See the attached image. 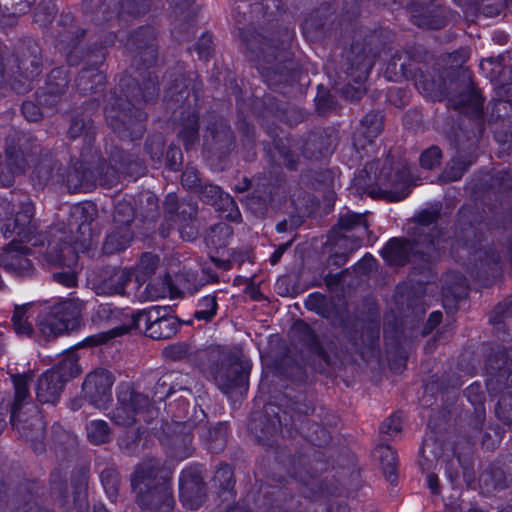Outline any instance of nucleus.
I'll return each instance as SVG.
<instances>
[{
    "label": "nucleus",
    "mask_w": 512,
    "mask_h": 512,
    "mask_svg": "<svg viewBox=\"0 0 512 512\" xmlns=\"http://www.w3.org/2000/svg\"><path fill=\"white\" fill-rule=\"evenodd\" d=\"M407 63L405 55L396 51L389 60L384 75L389 81L399 82L403 79L415 81L419 91L433 99H447V108L461 115L464 118L455 125L453 115L446 118L444 131L455 147H458L462 134L467 137H481L485 122L483 118L484 98L475 88L472 73L468 68L462 66L445 69L438 79L429 78L427 71L421 67H413Z\"/></svg>",
    "instance_id": "f257e3e1"
},
{
    "label": "nucleus",
    "mask_w": 512,
    "mask_h": 512,
    "mask_svg": "<svg viewBox=\"0 0 512 512\" xmlns=\"http://www.w3.org/2000/svg\"><path fill=\"white\" fill-rule=\"evenodd\" d=\"M250 10L257 28H240V37L258 62L257 69L270 87L295 80L296 63L291 51L294 30L284 22L280 0H261L240 7Z\"/></svg>",
    "instance_id": "f03ea898"
},
{
    "label": "nucleus",
    "mask_w": 512,
    "mask_h": 512,
    "mask_svg": "<svg viewBox=\"0 0 512 512\" xmlns=\"http://www.w3.org/2000/svg\"><path fill=\"white\" fill-rule=\"evenodd\" d=\"M138 78L125 75L104 98L103 109L107 126L122 141H136L146 131L147 113L144 106L159 94L158 77L150 71Z\"/></svg>",
    "instance_id": "7ed1b4c3"
},
{
    "label": "nucleus",
    "mask_w": 512,
    "mask_h": 512,
    "mask_svg": "<svg viewBox=\"0 0 512 512\" xmlns=\"http://www.w3.org/2000/svg\"><path fill=\"white\" fill-rule=\"evenodd\" d=\"M171 475V470L160 459H147L135 466L130 475V486L141 509L147 512L173 510Z\"/></svg>",
    "instance_id": "20e7f679"
},
{
    "label": "nucleus",
    "mask_w": 512,
    "mask_h": 512,
    "mask_svg": "<svg viewBox=\"0 0 512 512\" xmlns=\"http://www.w3.org/2000/svg\"><path fill=\"white\" fill-rule=\"evenodd\" d=\"M354 185L371 198L390 202L403 200L410 193L408 172L400 165L395 166L390 156L368 162L355 177Z\"/></svg>",
    "instance_id": "39448f33"
},
{
    "label": "nucleus",
    "mask_w": 512,
    "mask_h": 512,
    "mask_svg": "<svg viewBox=\"0 0 512 512\" xmlns=\"http://www.w3.org/2000/svg\"><path fill=\"white\" fill-rule=\"evenodd\" d=\"M395 34L387 28L369 30L360 27L354 31L350 48L343 54L341 69L358 81H366L376 58L391 49Z\"/></svg>",
    "instance_id": "423d86ee"
},
{
    "label": "nucleus",
    "mask_w": 512,
    "mask_h": 512,
    "mask_svg": "<svg viewBox=\"0 0 512 512\" xmlns=\"http://www.w3.org/2000/svg\"><path fill=\"white\" fill-rule=\"evenodd\" d=\"M381 253L389 266H404L408 262L411 263L409 276L419 285L428 284L435 277L432 267L439 258V252L432 242L424 247L422 242L414 237L411 240L392 238Z\"/></svg>",
    "instance_id": "0eeeda50"
},
{
    "label": "nucleus",
    "mask_w": 512,
    "mask_h": 512,
    "mask_svg": "<svg viewBox=\"0 0 512 512\" xmlns=\"http://www.w3.org/2000/svg\"><path fill=\"white\" fill-rule=\"evenodd\" d=\"M251 365L248 360L219 346L210 347V354L202 369L213 378L217 387L225 394L246 391Z\"/></svg>",
    "instance_id": "6e6552de"
},
{
    "label": "nucleus",
    "mask_w": 512,
    "mask_h": 512,
    "mask_svg": "<svg viewBox=\"0 0 512 512\" xmlns=\"http://www.w3.org/2000/svg\"><path fill=\"white\" fill-rule=\"evenodd\" d=\"M328 452L329 449L309 447L287 459L288 472L295 480L310 487L312 494L328 490V476L323 477L330 469L325 459Z\"/></svg>",
    "instance_id": "1a4fd4ad"
},
{
    "label": "nucleus",
    "mask_w": 512,
    "mask_h": 512,
    "mask_svg": "<svg viewBox=\"0 0 512 512\" xmlns=\"http://www.w3.org/2000/svg\"><path fill=\"white\" fill-rule=\"evenodd\" d=\"M236 147V135L230 122L221 115L209 114L203 129V155L208 160L224 163Z\"/></svg>",
    "instance_id": "9d476101"
},
{
    "label": "nucleus",
    "mask_w": 512,
    "mask_h": 512,
    "mask_svg": "<svg viewBox=\"0 0 512 512\" xmlns=\"http://www.w3.org/2000/svg\"><path fill=\"white\" fill-rule=\"evenodd\" d=\"M82 372L74 353L66 355L37 380L36 399L41 404L56 405L68 381Z\"/></svg>",
    "instance_id": "9b49d317"
},
{
    "label": "nucleus",
    "mask_w": 512,
    "mask_h": 512,
    "mask_svg": "<svg viewBox=\"0 0 512 512\" xmlns=\"http://www.w3.org/2000/svg\"><path fill=\"white\" fill-rule=\"evenodd\" d=\"M151 7V0H83L82 10L99 26H110L121 17H140Z\"/></svg>",
    "instance_id": "f8f14e48"
},
{
    "label": "nucleus",
    "mask_w": 512,
    "mask_h": 512,
    "mask_svg": "<svg viewBox=\"0 0 512 512\" xmlns=\"http://www.w3.org/2000/svg\"><path fill=\"white\" fill-rule=\"evenodd\" d=\"M82 303L68 300L53 305L49 311L38 316L37 327L40 334L51 340L56 337L78 330L82 324Z\"/></svg>",
    "instance_id": "ddd939ff"
},
{
    "label": "nucleus",
    "mask_w": 512,
    "mask_h": 512,
    "mask_svg": "<svg viewBox=\"0 0 512 512\" xmlns=\"http://www.w3.org/2000/svg\"><path fill=\"white\" fill-rule=\"evenodd\" d=\"M166 221L175 223L183 240H195L199 233L198 204L192 198L179 199L175 193L166 195L163 202Z\"/></svg>",
    "instance_id": "4468645a"
},
{
    "label": "nucleus",
    "mask_w": 512,
    "mask_h": 512,
    "mask_svg": "<svg viewBox=\"0 0 512 512\" xmlns=\"http://www.w3.org/2000/svg\"><path fill=\"white\" fill-rule=\"evenodd\" d=\"M150 406L151 401L146 394L138 392L130 384H121L117 391V405L110 412V419L118 426L129 427L136 424V416Z\"/></svg>",
    "instance_id": "2eb2a0df"
},
{
    "label": "nucleus",
    "mask_w": 512,
    "mask_h": 512,
    "mask_svg": "<svg viewBox=\"0 0 512 512\" xmlns=\"http://www.w3.org/2000/svg\"><path fill=\"white\" fill-rule=\"evenodd\" d=\"M10 424L20 438L31 443L34 452L43 453L45 451L43 440L46 425L35 405H29L28 408L22 410L10 411Z\"/></svg>",
    "instance_id": "dca6fc26"
},
{
    "label": "nucleus",
    "mask_w": 512,
    "mask_h": 512,
    "mask_svg": "<svg viewBox=\"0 0 512 512\" xmlns=\"http://www.w3.org/2000/svg\"><path fill=\"white\" fill-rule=\"evenodd\" d=\"M504 243L501 251L496 248H489L480 252L476 260V276L485 287L491 286L494 281L502 275L503 257L507 259L512 268V228L504 229Z\"/></svg>",
    "instance_id": "f3484780"
},
{
    "label": "nucleus",
    "mask_w": 512,
    "mask_h": 512,
    "mask_svg": "<svg viewBox=\"0 0 512 512\" xmlns=\"http://www.w3.org/2000/svg\"><path fill=\"white\" fill-rule=\"evenodd\" d=\"M339 140V130L334 126H317L301 136L299 151L308 160H322L334 153Z\"/></svg>",
    "instance_id": "a211bd4d"
},
{
    "label": "nucleus",
    "mask_w": 512,
    "mask_h": 512,
    "mask_svg": "<svg viewBox=\"0 0 512 512\" xmlns=\"http://www.w3.org/2000/svg\"><path fill=\"white\" fill-rule=\"evenodd\" d=\"M486 388L495 396L512 387V347L492 349L485 360Z\"/></svg>",
    "instance_id": "6ab92c4d"
},
{
    "label": "nucleus",
    "mask_w": 512,
    "mask_h": 512,
    "mask_svg": "<svg viewBox=\"0 0 512 512\" xmlns=\"http://www.w3.org/2000/svg\"><path fill=\"white\" fill-rule=\"evenodd\" d=\"M367 213L347 211L339 216L337 223L332 227L330 240L342 247V243L350 244V251L360 246L365 235L369 234Z\"/></svg>",
    "instance_id": "aec40b11"
},
{
    "label": "nucleus",
    "mask_w": 512,
    "mask_h": 512,
    "mask_svg": "<svg viewBox=\"0 0 512 512\" xmlns=\"http://www.w3.org/2000/svg\"><path fill=\"white\" fill-rule=\"evenodd\" d=\"M45 257L48 263L61 268L60 271L52 273L54 281L68 288L77 285V274L71 269L72 265L77 262V255L68 242L62 240L50 241Z\"/></svg>",
    "instance_id": "412c9836"
},
{
    "label": "nucleus",
    "mask_w": 512,
    "mask_h": 512,
    "mask_svg": "<svg viewBox=\"0 0 512 512\" xmlns=\"http://www.w3.org/2000/svg\"><path fill=\"white\" fill-rule=\"evenodd\" d=\"M204 465L195 464L185 468L179 477V496L183 505L191 510L198 509L206 500L207 483Z\"/></svg>",
    "instance_id": "4be33fe9"
},
{
    "label": "nucleus",
    "mask_w": 512,
    "mask_h": 512,
    "mask_svg": "<svg viewBox=\"0 0 512 512\" xmlns=\"http://www.w3.org/2000/svg\"><path fill=\"white\" fill-rule=\"evenodd\" d=\"M298 341L306 346L309 351L318 359L320 373H324L326 368L337 363V346L332 340L319 339L310 325L304 321H299L295 325Z\"/></svg>",
    "instance_id": "5701e85b"
},
{
    "label": "nucleus",
    "mask_w": 512,
    "mask_h": 512,
    "mask_svg": "<svg viewBox=\"0 0 512 512\" xmlns=\"http://www.w3.org/2000/svg\"><path fill=\"white\" fill-rule=\"evenodd\" d=\"M113 373L105 368H96L88 373L82 384L83 398L98 409H106L112 400Z\"/></svg>",
    "instance_id": "b1692460"
},
{
    "label": "nucleus",
    "mask_w": 512,
    "mask_h": 512,
    "mask_svg": "<svg viewBox=\"0 0 512 512\" xmlns=\"http://www.w3.org/2000/svg\"><path fill=\"white\" fill-rule=\"evenodd\" d=\"M279 411L280 408L277 405L268 403L263 411L254 412L251 415L248 430L258 443L272 446V439L278 435L284 425Z\"/></svg>",
    "instance_id": "393cba45"
},
{
    "label": "nucleus",
    "mask_w": 512,
    "mask_h": 512,
    "mask_svg": "<svg viewBox=\"0 0 512 512\" xmlns=\"http://www.w3.org/2000/svg\"><path fill=\"white\" fill-rule=\"evenodd\" d=\"M510 56L502 53L488 57L480 62V68L486 77L495 84L497 98L512 96V65L508 64Z\"/></svg>",
    "instance_id": "a878e982"
},
{
    "label": "nucleus",
    "mask_w": 512,
    "mask_h": 512,
    "mask_svg": "<svg viewBox=\"0 0 512 512\" xmlns=\"http://www.w3.org/2000/svg\"><path fill=\"white\" fill-rule=\"evenodd\" d=\"M253 112L262 122L271 121V123L274 124L275 120H280L291 126L303 122L306 117L305 112L301 109L297 107H285L270 95L256 100L253 104Z\"/></svg>",
    "instance_id": "bb28decb"
},
{
    "label": "nucleus",
    "mask_w": 512,
    "mask_h": 512,
    "mask_svg": "<svg viewBox=\"0 0 512 512\" xmlns=\"http://www.w3.org/2000/svg\"><path fill=\"white\" fill-rule=\"evenodd\" d=\"M434 1L401 0L400 6L410 10L411 22L424 29H441L447 24L445 10Z\"/></svg>",
    "instance_id": "cd10ccee"
},
{
    "label": "nucleus",
    "mask_w": 512,
    "mask_h": 512,
    "mask_svg": "<svg viewBox=\"0 0 512 512\" xmlns=\"http://www.w3.org/2000/svg\"><path fill=\"white\" fill-rule=\"evenodd\" d=\"M157 32L152 26H141L130 33L126 48L138 57L144 68L155 65L158 59Z\"/></svg>",
    "instance_id": "c85d7f7f"
},
{
    "label": "nucleus",
    "mask_w": 512,
    "mask_h": 512,
    "mask_svg": "<svg viewBox=\"0 0 512 512\" xmlns=\"http://www.w3.org/2000/svg\"><path fill=\"white\" fill-rule=\"evenodd\" d=\"M34 213L35 208L31 202L22 203L15 217L8 218L1 227L3 235L19 242L31 241L38 229Z\"/></svg>",
    "instance_id": "c756f323"
},
{
    "label": "nucleus",
    "mask_w": 512,
    "mask_h": 512,
    "mask_svg": "<svg viewBox=\"0 0 512 512\" xmlns=\"http://www.w3.org/2000/svg\"><path fill=\"white\" fill-rule=\"evenodd\" d=\"M479 485L486 494L512 487V454L488 466L479 477Z\"/></svg>",
    "instance_id": "7c9ffc66"
},
{
    "label": "nucleus",
    "mask_w": 512,
    "mask_h": 512,
    "mask_svg": "<svg viewBox=\"0 0 512 512\" xmlns=\"http://www.w3.org/2000/svg\"><path fill=\"white\" fill-rule=\"evenodd\" d=\"M98 127L93 118L86 115H78L73 112L69 119V127L67 130V137L71 140L82 138L84 145L81 148L83 159L88 160L89 156H98V150L95 148L94 143Z\"/></svg>",
    "instance_id": "2f4dec72"
},
{
    "label": "nucleus",
    "mask_w": 512,
    "mask_h": 512,
    "mask_svg": "<svg viewBox=\"0 0 512 512\" xmlns=\"http://www.w3.org/2000/svg\"><path fill=\"white\" fill-rule=\"evenodd\" d=\"M14 57L19 73H25L28 78H35L41 73L42 50L35 40H20L15 47Z\"/></svg>",
    "instance_id": "473e14b6"
},
{
    "label": "nucleus",
    "mask_w": 512,
    "mask_h": 512,
    "mask_svg": "<svg viewBox=\"0 0 512 512\" xmlns=\"http://www.w3.org/2000/svg\"><path fill=\"white\" fill-rule=\"evenodd\" d=\"M62 164L48 150L39 149V159L32 172V181L35 186L44 188L49 184L64 183Z\"/></svg>",
    "instance_id": "72a5a7b5"
},
{
    "label": "nucleus",
    "mask_w": 512,
    "mask_h": 512,
    "mask_svg": "<svg viewBox=\"0 0 512 512\" xmlns=\"http://www.w3.org/2000/svg\"><path fill=\"white\" fill-rule=\"evenodd\" d=\"M89 156L88 160L83 159L80 153V160L73 164L64 174V183L70 193L87 192L96 185V177L90 165L94 164V158Z\"/></svg>",
    "instance_id": "f704fd0d"
},
{
    "label": "nucleus",
    "mask_w": 512,
    "mask_h": 512,
    "mask_svg": "<svg viewBox=\"0 0 512 512\" xmlns=\"http://www.w3.org/2000/svg\"><path fill=\"white\" fill-rule=\"evenodd\" d=\"M260 493L265 500L266 512H302V501L288 488L262 486Z\"/></svg>",
    "instance_id": "c9c22d12"
},
{
    "label": "nucleus",
    "mask_w": 512,
    "mask_h": 512,
    "mask_svg": "<svg viewBox=\"0 0 512 512\" xmlns=\"http://www.w3.org/2000/svg\"><path fill=\"white\" fill-rule=\"evenodd\" d=\"M488 126L499 142H506L507 137H512V100L504 98L493 100Z\"/></svg>",
    "instance_id": "e433bc0d"
},
{
    "label": "nucleus",
    "mask_w": 512,
    "mask_h": 512,
    "mask_svg": "<svg viewBox=\"0 0 512 512\" xmlns=\"http://www.w3.org/2000/svg\"><path fill=\"white\" fill-rule=\"evenodd\" d=\"M439 218V209L421 211L415 218L416 223L412 228L411 236L420 240L424 247L432 242L433 246L440 253L441 231L435 226L431 227Z\"/></svg>",
    "instance_id": "4c0bfd02"
},
{
    "label": "nucleus",
    "mask_w": 512,
    "mask_h": 512,
    "mask_svg": "<svg viewBox=\"0 0 512 512\" xmlns=\"http://www.w3.org/2000/svg\"><path fill=\"white\" fill-rule=\"evenodd\" d=\"M195 195L204 204L213 206L217 210L228 211V217L232 220L240 216L235 200L225 193L220 186L208 180H205L202 186L196 190Z\"/></svg>",
    "instance_id": "58836bf2"
},
{
    "label": "nucleus",
    "mask_w": 512,
    "mask_h": 512,
    "mask_svg": "<svg viewBox=\"0 0 512 512\" xmlns=\"http://www.w3.org/2000/svg\"><path fill=\"white\" fill-rule=\"evenodd\" d=\"M40 486L35 481L20 483L12 498L10 505L14 512H52L39 503Z\"/></svg>",
    "instance_id": "ea45409f"
},
{
    "label": "nucleus",
    "mask_w": 512,
    "mask_h": 512,
    "mask_svg": "<svg viewBox=\"0 0 512 512\" xmlns=\"http://www.w3.org/2000/svg\"><path fill=\"white\" fill-rule=\"evenodd\" d=\"M29 249L22 246L15 238L0 255V266L17 276H28L32 272V263L27 258Z\"/></svg>",
    "instance_id": "a19ab883"
},
{
    "label": "nucleus",
    "mask_w": 512,
    "mask_h": 512,
    "mask_svg": "<svg viewBox=\"0 0 512 512\" xmlns=\"http://www.w3.org/2000/svg\"><path fill=\"white\" fill-rule=\"evenodd\" d=\"M134 273L129 269L109 268L103 271L101 279L96 284L98 295H126V287L132 282Z\"/></svg>",
    "instance_id": "79ce46f5"
},
{
    "label": "nucleus",
    "mask_w": 512,
    "mask_h": 512,
    "mask_svg": "<svg viewBox=\"0 0 512 512\" xmlns=\"http://www.w3.org/2000/svg\"><path fill=\"white\" fill-rule=\"evenodd\" d=\"M193 3L194 0H170L175 17L172 35L179 42L188 40L194 33L192 21L196 11L192 9Z\"/></svg>",
    "instance_id": "37998d69"
},
{
    "label": "nucleus",
    "mask_w": 512,
    "mask_h": 512,
    "mask_svg": "<svg viewBox=\"0 0 512 512\" xmlns=\"http://www.w3.org/2000/svg\"><path fill=\"white\" fill-rule=\"evenodd\" d=\"M384 128V115L381 111H369L360 121L359 128L353 134V146L364 149L378 137Z\"/></svg>",
    "instance_id": "c03bdc74"
},
{
    "label": "nucleus",
    "mask_w": 512,
    "mask_h": 512,
    "mask_svg": "<svg viewBox=\"0 0 512 512\" xmlns=\"http://www.w3.org/2000/svg\"><path fill=\"white\" fill-rule=\"evenodd\" d=\"M200 116L195 109H185L175 118L177 137L182 141L186 151L191 150L200 140Z\"/></svg>",
    "instance_id": "a18cd8bd"
},
{
    "label": "nucleus",
    "mask_w": 512,
    "mask_h": 512,
    "mask_svg": "<svg viewBox=\"0 0 512 512\" xmlns=\"http://www.w3.org/2000/svg\"><path fill=\"white\" fill-rule=\"evenodd\" d=\"M210 354V347L205 349H199L191 343L177 342L166 346L162 355L171 361H183L186 360L190 364L198 366L202 371L205 362Z\"/></svg>",
    "instance_id": "49530a36"
},
{
    "label": "nucleus",
    "mask_w": 512,
    "mask_h": 512,
    "mask_svg": "<svg viewBox=\"0 0 512 512\" xmlns=\"http://www.w3.org/2000/svg\"><path fill=\"white\" fill-rule=\"evenodd\" d=\"M109 159L123 178L131 177L137 179L146 172V166L141 159L118 146L111 147Z\"/></svg>",
    "instance_id": "de8ad7c7"
},
{
    "label": "nucleus",
    "mask_w": 512,
    "mask_h": 512,
    "mask_svg": "<svg viewBox=\"0 0 512 512\" xmlns=\"http://www.w3.org/2000/svg\"><path fill=\"white\" fill-rule=\"evenodd\" d=\"M330 7L327 3L321 4L311 11L302 22V31L309 41H319L324 38L328 31Z\"/></svg>",
    "instance_id": "09e8293b"
},
{
    "label": "nucleus",
    "mask_w": 512,
    "mask_h": 512,
    "mask_svg": "<svg viewBox=\"0 0 512 512\" xmlns=\"http://www.w3.org/2000/svg\"><path fill=\"white\" fill-rule=\"evenodd\" d=\"M26 134L14 131L6 137L5 164L18 176L24 174L26 160L23 153V141H27Z\"/></svg>",
    "instance_id": "8fccbe9b"
},
{
    "label": "nucleus",
    "mask_w": 512,
    "mask_h": 512,
    "mask_svg": "<svg viewBox=\"0 0 512 512\" xmlns=\"http://www.w3.org/2000/svg\"><path fill=\"white\" fill-rule=\"evenodd\" d=\"M86 36V30L77 26L69 32L56 33V41L61 50L66 53V61L69 66L81 64L79 45Z\"/></svg>",
    "instance_id": "3c124183"
},
{
    "label": "nucleus",
    "mask_w": 512,
    "mask_h": 512,
    "mask_svg": "<svg viewBox=\"0 0 512 512\" xmlns=\"http://www.w3.org/2000/svg\"><path fill=\"white\" fill-rule=\"evenodd\" d=\"M178 319L173 316H157L151 319L149 316L145 318L144 334L155 340L169 339L174 336L179 328Z\"/></svg>",
    "instance_id": "603ef678"
},
{
    "label": "nucleus",
    "mask_w": 512,
    "mask_h": 512,
    "mask_svg": "<svg viewBox=\"0 0 512 512\" xmlns=\"http://www.w3.org/2000/svg\"><path fill=\"white\" fill-rule=\"evenodd\" d=\"M190 427V424L177 423L169 437L172 455L176 459H185L194 452V447L192 446L193 436L189 431Z\"/></svg>",
    "instance_id": "864d4df0"
},
{
    "label": "nucleus",
    "mask_w": 512,
    "mask_h": 512,
    "mask_svg": "<svg viewBox=\"0 0 512 512\" xmlns=\"http://www.w3.org/2000/svg\"><path fill=\"white\" fill-rule=\"evenodd\" d=\"M213 486L216 489V493L223 500H233L236 496L235 491V473L231 465L227 463H221L212 478Z\"/></svg>",
    "instance_id": "5fc2aeb1"
},
{
    "label": "nucleus",
    "mask_w": 512,
    "mask_h": 512,
    "mask_svg": "<svg viewBox=\"0 0 512 512\" xmlns=\"http://www.w3.org/2000/svg\"><path fill=\"white\" fill-rule=\"evenodd\" d=\"M106 76L99 69L82 68L76 78V88L83 94H93L104 90Z\"/></svg>",
    "instance_id": "6e6d98bb"
},
{
    "label": "nucleus",
    "mask_w": 512,
    "mask_h": 512,
    "mask_svg": "<svg viewBox=\"0 0 512 512\" xmlns=\"http://www.w3.org/2000/svg\"><path fill=\"white\" fill-rule=\"evenodd\" d=\"M468 288L467 279L462 273L451 271L444 276L442 294L445 299H464L468 295Z\"/></svg>",
    "instance_id": "4d7b16f0"
},
{
    "label": "nucleus",
    "mask_w": 512,
    "mask_h": 512,
    "mask_svg": "<svg viewBox=\"0 0 512 512\" xmlns=\"http://www.w3.org/2000/svg\"><path fill=\"white\" fill-rule=\"evenodd\" d=\"M135 209L144 221L155 222L160 217L159 199L151 191H142L137 195Z\"/></svg>",
    "instance_id": "13d9d810"
},
{
    "label": "nucleus",
    "mask_w": 512,
    "mask_h": 512,
    "mask_svg": "<svg viewBox=\"0 0 512 512\" xmlns=\"http://www.w3.org/2000/svg\"><path fill=\"white\" fill-rule=\"evenodd\" d=\"M14 385V400L10 406V411L26 409L30 402L29 383L32 380L30 374H14L11 376Z\"/></svg>",
    "instance_id": "bf43d9fd"
},
{
    "label": "nucleus",
    "mask_w": 512,
    "mask_h": 512,
    "mask_svg": "<svg viewBox=\"0 0 512 512\" xmlns=\"http://www.w3.org/2000/svg\"><path fill=\"white\" fill-rule=\"evenodd\" d=\"M133 239V233L129 227H115L104 243L102 250L106 255H112L124 251Z\"/></svg>",
    "instance_id": "052dcab7"
},
{
    "label": "nucleus",
    "mask_w": 512,
    "mask_h": 512,
    "mask_svg": "<svg viewBox=\"0 0 512 512\" xmlns=\"http://www.w3.org/2000/svg\"><path fill=\"white\" fill-rule=\"evenodd\" d=\"M375 455H377L380 461L383 475L385 476V478L391 484L396 483L398 479V458L396 452L392 449L391 446L387 444H380L375 448Z\"/></svg>",
    "instance_id": "680f3d73"
},
{
    "label": "nucleus",
    "mask_w": 512,
    "mask_h": 512,
    "mask_svg": "<svg viewBox=\"0 0 512 512\" xmlns=\"http://www.w3.org/2000/svg\"><path fill=\"white\" fill-rule=\"evenodd\" d=\"M96 160L97 164L94 171L96 183L98 182L100 186L105 188H112L119 184L123 177L118 172L117 168L111 164L110 159L107 161L101 158L98 153V157L94 158V162Z\"/></svg>",
    "instance_id": "e2e57ef3"
},
{
    "label": "nucleus",
    "mask_w": 512,
    "mask_h": 512,
    "mask_svg": "<svg viewBox=\"0 0 512 512\" xmlns=\"http://www.w3.org/2000/svg\"><path fill=\"white\" fill-rule=\"evenodd\" d=\"M490 322L498 331L512 337V296L494 308Z\"/></svg>",
    "instance_id": "0e129e2a"
},
{
    "label": "nucleus",
    "mask_w": 512,
    "mask_h": 512,
    "mask_svg": "<svg viewBox=\"0 0 512 512\" xmlns=\"http://www.w3.org/2000/svg\"><path fill=\"white\" fill-rule=\"evenodd\" d=\"M297 431L307 442L318 447L319 450L321 448L327 449L326 446L331 440L330 432L314 421L302 423Z\"/></svg>",
    "instance_id": "69168bd1"
},
{
    "label": "nucleus",
    "mask_w": 512,
    "mask_h": 512,
    "mask_svg": "<svg viewBox=\"0 0 512 512\" xmlns=\"http://www.w3.org/2000/svg\"><path fill=\"white\" fill-rule=\"evenodd\" d=\"M49 494L51 498L64 503L69 495L68 472L62 467H55L49 476Z\"/></svg>",
    "instance_id": "338daca9"
},
{
    "label": "nucleus",
    "mask_w": 512,
    "mask_h": 512,
    "mask_svg": "<svg viewBox=\"0 0 512 512\" xmlns=\"http://www.w3.org/2000/svg\"><path fill=\"white\" fill-rule=\"evenodd\" d=\"M314 412V407L305 401H295L292 403L289 412L284 411L283 422L285 426L290 425L291 428L298 430L302 423H307L309 415Z\"/></svg>",
    "instance_id": "774afa93"
}]
</instances>
